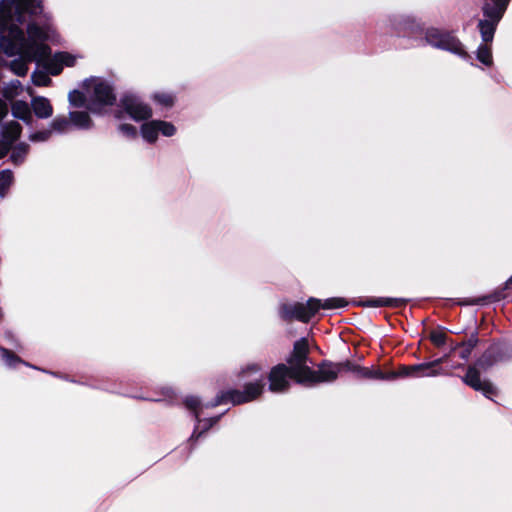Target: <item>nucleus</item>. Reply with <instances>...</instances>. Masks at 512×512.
Here are the masks:
<instances>
[{"instance_id":"45","label":"nucleus","mask_w":512,"mask_h":512,"mask_svg":"<svg viewBox=\"0 0 512 512\" xmlns=\"http://www.w3.org/2000/svg\"><path fill=\"white\" fill-rule=\"evenodd\" d=\"M9 11L6 10V2L0 1V32L3 30V19L8 15Z\"/></svg>"},{"instance_id":"10","label":"nucleus","mask_w":512,"mask_h":512,"mask_svg":"<svg viewBox=\"0 0 512 512\" xmlns=\"http://www.w3.org/2000/svg\"><path fill=\"white\" fill-rule=\"evenodd\" d=\"M443 362V358H438L430 362H423L414 365H402L397 371H391L394 373L395 380L398 378H421L431 377L439 374V371L435 369Z\"/></svg>"},{"instance_id":"46","label":"nucleus","mask_w":512,"mask_h":512,"mask_svg":"<svg viewBox=\"0 0 512 512\" xmlns=\"http://www.w3.org/2000/svg\"><path fill=\"white\" fill-rule=\"evenodd\" d=\"M35 73H36V72H34V73H33V75H32L33 83H34L35 85H38V86H40V85H45L47 81H50V79L48 78V76H47V75H45V74H40L38 78H35Z\"/></svg>"},{"instance_id":"13","label":"nucleus","mask_w":512,"mask_h":512,"mask_svg":"<svg viewBox=\"0 0 512 512\" xmlns=\"http://www.w3.org/2000/svg\"><path fill=\"white\" fill-rule=\"evenodd\" d=\"M503 14H487L483 13V19H480L477 24V28L480 32L481 39L484 43L492 42L494 39V35L497 29V26L501 19L503 18Z\"/></svg>"},{"instance_id":"29","label":"nucleus","mask_w":512,"mask_h":512,"mask_svg":"<svg viewBox=\"0 0 512 512\" xmlns=\"http://www.w3.org/2000/svg\"><path fill=\"white\" fill-rule=\"evenodd\" d=\"M183 403L185 407L192 412L195 421L198 424H201L200 413L198 411V408L201 405L200 398L197 396L188 395L183 399Z\"/></svg>"},{"instance_id":"38","label":"nucleus","mask_w":512,"mask_h":512,"mask_svg":"<svg viewBox=\"0 0 512 512\" xmlns=\"http://www.w3.org/2000/svg\"><path fill=\"white\" fill-rule=\"evenodd\" d=\"M118 131L128 139H135L137 137V129L131 124H120Z\"/></svg>"},{"instance_id":"28","label":"nucleus","mask_w":512,"mask_h":512,"mask_svg":"<svg viewBox=\"0 0 512 512\" xmlns=\"http://www.w3.org/2000/svg\"><path fill=\"white\" fill-rule=\"evenodd\" d=\"M151 99L156 105L165 109L171 108L175 102L174 95L167 92H155L152 94Z\"/></svg>"},{"instance_id":"54","label":"nucleus","mask_w":512,"mask_h":512,"mask_svg":"<svg viewBox=\"0 0 512 512\" xmlns=\"http://www.w3.org/2000/svg\"><path fill=\"white\" fill-rule=\"evenodd\" d=\"M41 371H42V372H46V370H45V369H41ZM47 373H49V372L47 371ZM50 373H51L52 375H56V373H53V372H50Z\"/></svg>"},{"instance_id":"11","label":"nucleus","mask_w":512,"mask_h":512,"mask_svg":"<svg viewBox=\"0 0 512 512\" xmlns=\"http://www.w3.org/2000/svg\"><path fill=\"white\" fill-rule=\"evenodd\" d=\"M339 376V369L336 363L323 360L317 370L312 369V374H307L305 378H302L301 385L315 386L319 383H332L337 380Z\"/></svg>"},{"instance_id":"9","label":"nucleus","mask_w":512,"mask_h":512,"mask_svg":"<svg viewBox=\"0 0 512 512\" xmlns=\"http://www.w3.org/2000/svg\"><path fill=\"white\" fill-rule=\"evenodd\" d=\"M119 107L136 122L148 120L152 116L150 106L134 93H125L120 98Z\"/></svg>"},{"instance_id":"47","label":"nucleus","mask_w":512,"mask_h":512,"mask_svg":"<svg viewBox=\"0 0 512 512\" xmlns=\"http://www.w3.org/2000/svg\"><path fill=\"white\" fill-rule=\"evenodd\" d=\"M8 115V107L6 103L0 100V125L3 123V119Z\"/></svg>"},{"instance_id":"51","label":"nucleus","mask_w":512,"mask_h":512,"mask_svg":"<svg viewBox=\"0 0 512 512\" xmlns=\"http://www.w3.org/2000/svg\"><path fill=\"white\" fill-rule=\"evenodd\" d=\"M512 284V275L506 280V287H509Z\"/></svg>"},{"instance_id":"2","label":"nucleus","mask_w":512,"mask_h":512,"mask_svg":"<svg viewBox=\"0 0 512 512\" xmlns=\"http://www.w3.org/2000/svg\"><path fill=\"white\" fill-rule=\"evenodd\" d=\"M512 360V344L506 341L491 343L488 348L467 368L462 381L475 391H479L488 399L497 395V388L489 381H482L480 370L488 371L493 366Z\"/></svg>"},{"instance_id":"20","label":"nucleus","mask_w":512,"mask_h":512,"mask_svg":"<svg viewBox=\"0 0 512 512\" xmlns=\"http://www.w3.org/2000/svg\"><path fill=\"white\" fill-rule=\"evenodd\" d=\"M478 342H479L478 332L474 331L470 334L469 338L466 341L456 343L452 347V350H456V349L460 348L461 350L459 352V357L461 359L467 361L469 359V357L471 356L473 349L477 346Z\"/></svg>"},{"instance_id":"6","label":"nucleus","mask_w":512,"mask_h":512,"mask_svg":"<svg viewBox=\"0 0 512 512\" xmlns=\"http://www.w3.org/2000/svg\"><path fill=\"white\" fill-rule=\"evenodd\" d=\"M17 23L19 21H17L15 12H9L3 19L4 27L0 32V48L8 57L19 55L27 43L25 33Z\"/></svg>"},{"instance_id":"32","label":"nucleus","mask_w":512,"mask_h":512,"mask_svg":"<svg viewBox=\"0 0 512 512\" xmlns=\"http://www.w3.org/2000/svg\"><path fill=\"white\" fill-rule=\"evenodd\" d=\"M71 127L70 119L64 116H57L50 123L51 130L60 134L66 133Z\"/></svg>"},{"instance_id":"40","label":"nucleus","mask_w":512,"mask_h":512,"mask_svg":"<svg viewBox=\"0 0 512 512\" xmlns=\"http://www.w3.org/2000/svg\"><path fill=\"white\" fill-rule=\"evenodd\" d=\"M430 340L435 346L441 347L446 344L447 336L442 331H432L430 334Z\"/></svg>"},{"instance_id":"25","label":"nucleus","mask_w":512,"mask_h":512,"mask_svg":"<svg viewBox=\"0 0 512 512\" xmlns=\"http://www.w3.org/2000/svg\"><path fill=\"white\" fill-rule=\"evenodd\" d=\"M222 414H219L217 416L206 418L204 420H201V423H203V427L201 430L200 424L196 422L194 430L189 438V442H193L195 440H198L205 432H207L211 427H213L218 421L221 419Z\"/></svg>"},{"instance_id":"17","label":"nucleus","mask_w":512,"mask_h":512,"mask_svg":"<svg viewBox=\"0 0 512 512\" xmlns=\"http://www.w3.org/2000/svg\"><path fill=\"white\" fill-rule=\"evenodd\" d=\"M395 374L390 372H383L380 369H373L368 367L358 366L355 377L358 379H372L380 381H393Z\"/></svg>"},{"instance_id":"50","label":"nucleus","mask_w":512,"mask_h":512,"mask_svg":"<svg viewBox=\"0 0 512 512\" xmlns=\"http://www.w3.org/2000/svg\"><path fill=\"white\" fill-rule=\"evenodd\" d=\"M133 398H137V399H143V400H148V401H154V402H160L162 401L163 399L161 398H148V397H142V396H132Z\"/></svg>"},{"instance_id":"26","label":"nucleus","mask_w":512,"mask_h":512,"mask_svg":"<svg viewBox=\"0 0 512 512\" xmlns=\"http://www.w3.org/2000/svg\"><path fill=\"white\" fill-rule=\"evenodd\" d=\"M157 120L144 122L140 127L141 136L148 143H154L158 138Z\"/></svg>"},{"instance_id":"27","label":"nucleus","mask_w":512,"mask_h":512,"mask_svg":"<svg viewBox=\"0 0 512 512\" xmlns=\"http://www.w3.org/2000/svg\"><path fill=\"white\" fill-rule=\"evenodd\" d=\"M29 152V145L25 142H20L15 145L10 154V160L15 165H21Z\"/></svg>"},{"instance_id":"4","label":"nucleus","mask_w":512,"mask_h":512,"mask_svg":"<svg viewBox=\"0 0 512 512\" xmlns=\"http://www.w3.org/2000/svg\"><path fill=\"white\" fill-rule=\"evenodd\" d=\"M348 302L341 297H331L325 300L310 297L306 303H282L279 306V316L285 321L298 320L308 323L321 309L334 310L344 308Z\"/></svg>"},{"instance_id":"48","label":"nucleus","mask_w":512,"mask_h":512,"mask_svg":"<svg viewBox=\"0 0 512 512\" xmlns=\"http://www.w3.org/2000/svg\"><path fill=\"white\" fill-rule=\"evenodd\" d=\"M95 388L102 389V390H105V391H108L111 393L122 394V392L114 386L110 387V386H106V385H97V386H95Z\"/></svg>"},{"instance_id":"43","label":"nucleus","mask_w":512,"mask_h":512,"mask_svg":"<svg viewBox=\"0 0 512 512\" xmlns=\"http://www.w3.org/2000/svg\"><path fill=\"white\" fill-rule=\"evenodd\" d=\"M4 336H5V339L7 340V342L12 346L14 347L15 349L17 350H20L21 349V345L19 343V341L17 340L16 336L14 335L13 332L11 331H6L4 333Z\"/></svg>"},{"instance_id":"44","label":"nucleus","mask_w":512,"mask_h":512,"mask_svg":"<svg viewBox=\"0 0 512 512\" xmlns=\"http://www.w3.org/2000/svg\"><path fill=\"white\" fill-rule=\"evenodd\" d=\"M222 404H225V400L223 399V395L219 391L213 400L205 404V407L214 408Z\"/></svg>"},{"instance_id":"15","label":"nucleus","mask_w":512,"mask_h":512,"mask_svg":"<svg viewBox=\"0 0 512 512\" xmlns=\"http://www.w3.org/2000/svg\"><path fill=\"white\" fill-rule=\"evenodd\" d=\"M409 302L406 298L395 297H367L360 301H354L353 304L360 307H404Z\"/></svg>"},{"instance_id":"19","label":"nucleus","mask_w":512,"mask_h":512,"mask_svg":"<svg viewBox=\"0 0 512 512\" xmlns=\"http://www.w3.org/2000/svg\"><path fill=\"white\" fill-rule=\"evenodd\" d=\"M71 126L78 130H89L93 127V121L86 111H70Z\"/></svg>"},{"instance_id":"34","label":"nucleus","mask_w":512,"mask_h":512,"mask_svg":"<svg viewBox=\"0 0 512 512\" xmlns=\"http://www.w3.org/2000/svg\"><path fill=\"white\" fill-rule=\"evenodd\" d=\"M68 100L71 106L81 108L85 105V96L79 90H72L68 94Z\"/></svg>"},{"instance_id":"42","label":"nucleus","mask_w":512,"mask_h":512,"mask_svg":"<svg viewBox=\"0 0 512 512\" xmlns=\"http://www.w3.org/2000/svg\"><path fill=\"white\" fill-rule=\"evenodd\" d=\"M338 369H339V374L343 371L345 372H351L353 373L354 375H356V372H357V368L359 365L349 361V360H346V361H343V362H338L336 363Z\"/></svg>"},{"instance_id":"31","label":"nucleus","mask_w":512,"mask_h":512,"mask_svg":"<svg viewBox=\"0 0 512 512\" xmlns=\"http://www.w3.org/2000/svg\"><path fill=\"white\" fill-rule=\"evenodd\" d=\"M476 59L485 66H491L493 63L492 51L487 43H481L476 51Z\"/></svg>"},{"instance_id":"7","label":"nucleus","mask_w":512,"mask_h":512,"mask_svg":"<svg viewBox=\"0 0 512 512\" xmlns=\"http://www.w3.org/2000/svg\"><path fill=\"white\" fill-rule=\"evenodd\" d=\"M308 353V341L305 337H301L295 341L293 352L286 359L288 368L292 370V376L298 384L302 383V378L307 374H312V369L308 366V362H311Z\"/></svg>"},{"instance_id":"3","label":"nucleus","mask_w":512,"mask_h":512,"mask_svg":"<svg viewBox=\"0 0 512 512\" xmlns=\"http://www.w3.org/2000/svg\"><path fill=\"white\" fill-rule=\"evenodd\" d=\"M512 360V344L506 341L491 343L488 348L467 368L462 381L475 391H479L488 399L497 395V388L489 381H482L480 370L488 371L493 366Z\"/></svg>"},{"instance_id":"23","label":"nucleus","mask_w":512,"mask_h":512,"mask_svg":"<svg viewBox=\"0 0 512 512\" xmlns=\"http://www.w3.org/2000/svg\"><path fill=\"white\" fill-rule=\"evenodd\" d=\"M510 0H483L482 13L487 14H505Z\"/></svg>"},{"instance_id":"22","label":"nucleus","mask_w":512,"mask_h":512,"mask_svg":"<svg viewBox=\"0 0 512 512\" xmlns=\"http://www.w3.org/2000/svg\"><path fill=\"white\" fill-rule=\"evenodd\" d=\"M508 288L509 287H506V282H505L502 287L494 290L492 293H490L488 295H484V296L474 299L473 301H471V304L485 305L490 302H499L501 300H505L507 297L505 294V291Z\"/></svg>"},{"instance_id":"53","label":"nucleus","mask_w":512,"mask_h":512,"mask_svg":"<svg viewBox=\"0 0 512 512\" xmlns=\"http://www.w3.org/2000/svg\"><path fill=\"white\" fill-rule=\"evenodd\" d=\"M51 73L52 75H57L59 73V70L52 71Z\"/></svg>"},{"instance_id":"18","label":"nucleus","mask_w":512,"mask_h":512,"mask_svg":"<svg viewBox=\"0 0 512 512\" xmlns=\"http://www.w3.org/2000/svg\"><path fill=\"white\" fill-rule=\"evenodd\" d=\"M31 106L36 117L40 119H47L53 114L52 105L45 97H34L31 101Z\"/></svg>"},{"instance_id":"30","label":"nucleus","mask_w":512,"mask_h":512,"mask_svg":"<svg viewBox=\"0 0 512 512\" xmlns=\"http://www.w3.org/2000/svg\"><path fill=\"white\" fill-rule=\"evenodd\" d=\"M14 181V175L12 170L10 169H3L0 172V197H5L8 189L13 184Z\"/></svg>"},{"instance_id":"52","label":"nucleus","mask_w":512,"mask_h":512,"mask_svg":"<svg viewBox=\"0 0 512 512\" xmlns=\"http://www.w3.org/2000/svg\"><path fill=\"white\" fill-rule=\"evenodd\" d=\"M120 114H121V111H118V112L115 114L116 118L120 119V118H121V115H120Z\"/></svg>"},{"instance_id":"8","label":"nucleus","mask_w":512,"mask_h":512,"mask_svg":"<svg viewBox=\"0 0 512 512\" xmlns=\"http://www.w3.org/2000/svg\"><path fill=\"white\" fill-rule=\"evenodd\" d=\"M116 102L113 85L108 81H98L94 84L89 96L87 107L93 113H101L106 106H112Z\"/></svg>"},{"instance_id":"35","label":"nucleus","mask_w":512,"mask_h":512,"mask_svg":"<svg viewBox=\"0 0 512 512\" xmlns=\"http://www.w3.org/2000/svg\"><path fill=\"white\" fill-rule=\"evenodd\" d=\"M11 70L14 72V74H16L17 76H20V77H23L27 74L28 72V65H27V62L26 60L24 59H14L12 62H11Z\"/></svg>"},{"instance_id":"1","label":"nucleus","mask_w":512,"mask_h":512,"mask_svg":"<svg viewBox=\"0 0 512 512\" xmlns=\"http://www.w3.org/2000/svg\"><path fill=\"white\" fill-rule=\"evenodd\" d=\"M390 22L397 36L408 38L411 47L430 45L455 54L464 60L471 59L464 45L450 31L434 27L424 31L420 23L411 16H394Z\"/></svg>"},{"instance_id":"21","label":"nucleus","mask_w":512,"mask_h":512,"mask_svg":"<svg viewBox=\"0 0 512 512\" xmlns=\"http://www.w3.org/2000/svg\"><path fill=\"white\" fill-rule=\"evenodd\" d=\"M0 355L5 365L9 368H15L17 364H23L33 369L40 370V368H38L37 366L29 364L28 362L22 360L19 356H17L15 353L11 352L9 349L5 347L0 346Z\"/></svg>"},{"instance_id":"24","label":"nucleus","mask_w":512,"mask_h":512,"mask_svg":"<svg viewBox=\"0 0 512 512\" xmlns=\"http://www.w3.org/2000/svg\"><path fill=\"white\" fill-rule=\"evenodd\" d=\"M12 115L14 118L22 120L29 124L32 120V115L28 104L25 101L19 100L12 104Z\"/></svg>"},{"instance_id":"41","label":"nucleus","mask_w":512,"mask_h":512,"mask_svg":"<svg viewBox=\"0 0 512 512\" xmlns=\"http://www.w3.org/2000/svg\"><path fill=\"white\" fill-rule=\"evenodd\" d=\"M55 58L63 65L70 67L73 66L76 62V59L73 55L68 52H60L55 55Z\"/></svg>"},{"instance_id":"49","label":"nucleus","mask_w":512,"mask_h":512,"mask_svg":"<svg viewBox=\"0 0 512 512\" xmlns=\"http://www.w3.org/2000/svg\"><path fill=\"white\" fill-rule=\"evenodd\" d=\"M163 396L172 399V396L174 394L173 390L171 388L165 387L162 389Z\"/></svg>"},{"instance_id":"16","label":"nucleus","mask_w":512,"mask_h":512,"mask_svg":"<svg viewBox=\"0 0 512 512\" xmlns=\"http://www.w3.org/2000/svg\"><path fill=\"white\" fill-rule=\"evenodd\" d=\"M21 132L22 126L15 120L5 122L0 125L2 141L7 145L14 143L20 137Z\"/></svg>"},{"instance_id":"37","label":"nucleus","mask_w":512,"mask_h":512,"mask_svg":"<svg viewBox=\"0 0 512 512\" xmlns=\"http://www.w3.org/2000/svg\"><path fill=\"white\" fill-rule=\"evenodd\" d=\"M31 15L40 14L43 10L42 0H22Z\"/></svg>"},{"instance_id":"39","label":"nucleus","mask_w":512,"mask_h":512,"mask_svg":"<svg viewBox=\"0 0 512 512\" xmlns=\"http://www.w3.org/2000/svg\"><path fill=\"white\" fill-rule=\"evenodd\" d=\"M51 134H52L51 128L41 130V131H36V132H33L30 134L29 139L32 142H45L50 138Z\"/></svg>"},{"instance_id":"33","label":"nucleus","mask_w":512,"mask_h":512,"mask_svg":"<svg viewBox=\"0 0 512 512\" xmlns=\"http://www.w3.org/2000/svg\"><path fill=\"white\" fill-rule=\"evenodd\" d=\"M27 41H42L46 39V34L42 28L36 23H29L27 25Z\"/></svg>"},{"instance_id":"14","label":"nucleus","mask_w":512,"mask_h":512,"mask_svg":"<svg viewBox=\"0 0 512 512\" xmlns=\"http://www.w3.org/2000/svg\"><path fill=\"white\" fill-rule=\"evenodd\" d=\"M51 54V49L47 44L36 41H27L19 55L27 61L40 62L47 59Z\"/></svg>"},{"instance_id":"12","label":"nucleus","mask_w":512,"mask_h":512,"mask_svg":"<svg viewBox=\"0 0 512 512\" xmlns=\"http://www.w3.org/2000/svg\"><path fill=\"white\" fill-rule=\"evenodd\" d=\"M294 379L292 370L286 364H278L274 366L268 376V389L274 393H284L290 386V380Z\"/></svg>"},{"instance_id":"5","label":"nucleus","mask_w":512,"mask_h":512,"mask_svg":"<svg viewBox=\"0 0 512 512\" xmlns=\"http://www.w3.org/2000/svg\"><path fill=\"white\" fill-rule=\"evenodd\" d=\"M248 373H254L257 376L250 382L244 385L243 390L227 389L221 390L225 404L231 403L232 405H240L251 402L260 396L264 390L265 382L261 373V367L258 364H250L243 368L240 376L245 377Z\"/></svg>"},{"instance_id":"36","label":"nucleus","mask_w":512,"mask_h":512,"mask_svg":"<svg viewBox=\"0 0 512 512\" xmlns=\"http://www.w3.org/2000/svg\"><path fill=\"white\" fill-rule=\"evenodd\" d=\"M157 131L165 137H171L176 133V127L171 123L163 120H157Z\"/></svg>"}]
</instances>
